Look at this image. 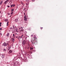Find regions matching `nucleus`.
Listing matches in <instances>:
<instances>
[{"mask_svg": "<svg viewBox=\"0 0 66 66\" xmlns=\"http://www.w3.org/2000/svg\"><path fill=\"white\" fill-rule=\"evenodd\" d=\"M34 38H32L31 42L32 44H35V39H37V38H36L35 35H34Z\"/></svg>", "mask_w": 66, "mask_h": 66, "instance_id": "obj_1", "label": "nucleus"}, {"mask_svg": "<svg viewBox=\"0 0 66 66\" xmlns=\"http://www.w3.org/2000/svg\"><path fill=\"white\" fill-rule=\"evenodd\" d=\"M18 64H19V62L15 61L14 62L13 65L15 66H17L18 65Z\"/></svg>", "mask_w": 66, "mask_h": 66, "instance_id": "obj_2", "label": "nucleus"}, {"mask_svg": "<svg viewBox=\"0 0 66 66\" xmlns=\"http://www.w3.org/2000/svg\"><path fill=\"white\" fill-rule=\"evenodd\" d=\"M7 45H9V43H7V44H6V43H4L3 44V46H7Z\"/></svg>", "mask_w": 66, "mask_h": 66, "instance_id": "obj_3", "label": "nucleus"}, {"mask_svg": "<svg viewBox=\"0 0 66 66\" xmlns=\"http://www.w3.org/2000/svg\"><path fill=\"white\" fill-rule=\"evenodd\" d=\"M9 0H7L4 3V4H7V3H8V2H9Z\"/></svg>", "mask_w": 66, "mask_h": 66, "instance_id": "obj_4", "label": "nucleus"}, {"mask_svg": "<svg viewBox=\"0 0 66 66\" xmlns=\"http://www.w3.org/2000/svg\"><path fill=\"white\" fill-rule=\"evenodd\" d=\"M22 44L23 45H24L26 44V41L25 40H23L22 42Z\"/></svg>", "mask_w": 66, "mask_h": 66, "instance_id": "obj_5", "label": "nucleus"}, {"mask_svg": "<svg viewBox=\"0 0 66 66\" xmlns=\"http://www.w3.org/2000/svg\"><path fill=\"white\" fill-rule=\"evenodd\" d=\"M4 56H5V55H4V54H2V59H3V58H4Z\"/></svg>", "mask_w": 66, "mask_h": 66, "instance_id": "obj_6", "label": "nucleus"}, {"mask_svg": "<svg viewBox=\"0 0 66 66\" xmlns=\"http://www.w3.org/2000/svg\"><path fill=\"white\" fill-rule=\"evenodd\" d=\"M24 20H25V21H27V18H26V16H24Z\"/></svg>", "mask_w": 66, "mask_h": 66, "instance_id": "obj_7", "label": "nucleus"}, {"mask_svg": "<svg viewBox=\"0 0 66 66\" xmlns=\"http://www.w3.org/2000/svg\"><path fill=\"white\" fill-rule=\"evenodd\" d=\"M12 50H10L9 51V53H12Z\"/></svg>", "mask_w": 66, "mask_h": 66, "instance_id": "obj_8", "label": "nucleus"}, {"mask_svg": "<svg viewBox=\"0 0 66 66\" xmlns=\"http://www.w3.org/2000/svg\"><path fill=\"white\" fill-rule=\"evenodd\" d=\"M15 6V5L14 4H13L12 5H11V7H12V6Z\"/></svg>", "mask_w": 66, "mask_h": 66, "instance_id": "obj_9", "label": "nucleus"}, {"mask_svg": "<svg viewBox=\"0 0 66 66\" xmlns=\"http://www.w3.org/2000/svg\"><path fill=\"white\" fill-rule=\"evenodd\" d=\"M15 30L16 32H19L18 31V30L17 29H15Z\"/></svg>", "mask_w": 66, "mask_h": 66, "instance_id": "obj_10", "label": "nucleus"}, {"mask_svg": "<svg viewBox=\"0 0 66 66\" xmlns=\"http://www.w3.org/2000/svg\"><path fill=\"white\" fill-rule=\"evenodd\" d=\"M18 20L17 19H16L15 20V21L16 22H17V21H18Z\"/></svg>", "mask_w": 66, "mask_h": 66, "instance_id": "obj_11", "label": "nucleus"}, {"mask_svg": "<svg viewBox=\"0 0 66 66\" xmlns=\"http://www.w3.org/2000/svg\"><path fill=\"white\" fill-rule=\"evenodd\" d=\"M11 46H8V48L9 50H10L11 48Z\"/></svg>", "mask_w": 66, "mask_h": 66, "instance_id": "obj_12", "label": "nucleus"}, {"mask_svg": "<svg viewBox=\"0 0 66 66\" xmlns=\"http://www.w3.org/2000/svg\"><path fill=\"white\" fill-rule=\"evenodd\" d=\"M7 21H8V19H5V22H7Z\"/></svg>", "mask_w": 66, "mask_h": 66, "instance_id": "obj_13", "label": "nucleus"}, {"mask_svg": "<svg viewBox=\"0 0 66 66\" xmlns=\"http://www.w3.org/2000/svg\"><path fill=\"white\" fill-rule=\"evenodd\" d=\"M18 39L19 40V39H20V38H21V37H20V36H19L18 37Z\"/></svg>", "mask_w": 66, "mask_h": 66, "instance_id": "obj_14", "label": "nucleus"}, {"mask_svg": "<svg viewBox=\"0 0 66 66\" xmlns=\"http://www.w3.org/2000/svg\"><path fill=\"white\" fill-rule=\"evenodd\" d=\"M9 22H7V26H9Z\"/></svg>", "mask_w": 66, "mask_h": 66, "instance_id": "obj_15", "label": "nucleus"}, {"mask_svg": "<svg viewBox=\"0 0 66 66\" xmlns=\"http://www.w3.org/2000/svg\"><path fill=\"white\" fill-rule=\"evenodd\" d=\"M9 35H10V34L9 33H8L7 35V36H9Z\"/></svg>", "mask_w": 66, "mask_h": 66, "instance_id": "obj_16", "label": "nucleus"}, {"mask_svg": "<svg viewBox=\"0 0 66 66\" xmlns=\"http://www.w3.org/2000/svg\"><path fill=\"white\" fill-rule=\"evenodd\" d=\"M12 41L13 42H14V41H15V40H14V39L13 38H12Z\"/></svg>", "mask_w": 66, "mask_h": 66, "instance_id": "obj_17", "label": "nucleus"}, {"mask_svg": "<svg viewBox=\"0 0 66 66\" xmlns=\"http://www.w3.org/2000/svg\"><path fill=\"white\" fill-rule=\"evenodd\" d=\"M2 2H3V1H1L0 3V4L1 5V4H2Z\"/></svg>", "mask_w": 66, "mask_h": 66, "instance_id": "obj_18", "label": "nucleus"}, {"mask_svg": "<svg viewBox=\"0 0 66 66\" xmlns=\"http://www.w3.org/2000/svg\"><path fill=\"white\" fill-rule=\"evenodd\" d=\"M30 50H33V48H32V47H30Z\"/></svg>", "mask_w": 66, "mask_h": 66, "instance_id": "obj_19", "label": "nucleus"}, {"mask_svg": "<svg viewBox=\"0 0 66 66\" xmlns=\"http://www.w3.org/2000/svg\"><path fill=\"white\" fill-rule=\"evenodd\" d=\"M23 35H21V38H22V37H23Z\"/></svg>", "mask_w": 66, "mask_h": 66, "instance_id": "obj_20", "label": "nucleus"}, {"mask_svg": "<svg viewBox=\"0 0 66 66\" xmlns=\"http://www.w3.org/2000/svg\"><path fill=\"white\" fill-rule=\"evenodd\" d=\"M21 31H22V32H23V31H24V30L23 29H21Z\"/></svg>", "mask_w": 66, "mask_h": 66, "instance_id": "obj_21", "label": "nucleus"}, {"mask_svg": "<svg viewBox=\"0 0 66 66\" xmlns=\"http://www.w3.org/2000/svg\"><path fill=\"white\" fill-rule=\"evenodd\" d=\"M26 5H29V3H26Z\"/></svg>", "mask_w": 66, "mask_h": 66, "instance_id": "obj_22", "label": "nucleus"}, {"mask_svg": "<svg viewBox=\"0 0 66 66\" xmlns=\"http://www.w3.org/2000/svg\"><path fill=\"white\" fill-rule=\"evenodd\" d=\"M13 11H14V9H12L11 10V12H13Z\"/></svg>", "mask_w": 66, "mask_h": 66, "instance_id": "obj_23", "label": "nucleus"}, {"mask_svg": "<svg viewBox=\"0 0 66 66\" xmlns=\"http://www.w3.org/2000/svg\"><path fill=\"white\" fill-rule=\"evenodd\" d=\"M40 29H41V30H42V29H43V27H41L40 28Z\"/></svg>", "mask_w": 66, "mask_h": 66, "instance_id": "obj_24", "label": "nucleus"}, {"mask_svg": "<svg viewBox=\"0 0 66 66\" xmlns=\"http://www.w3.org/2000/svg\"><path fill=\"white\" fill-rule=\"evenodd\" d=\"M14 36H15V35H14V34H13V37H15Z\"/></svg>", "mask_w": 66, "mask_h": 66, "instance_id": "obj_25", "label": "nucleus"}, {"mask_svg": "<svg viewBox=\"0 0 66 66\" xmlns=\"http://www.w3.org/2000/svg\"><path fill=\"white\" fill-rule=\"evenodd\" d=\"M3 50H4V51H5V50H6V49H4Z\"/></svg>", "mask_w": 66, "mask_h": 66, "instance_id": "obj_26", "label": "nucleus"}, {"mask_svg": "<svg viewBox=\"0 0 66 66\" xmlns=\"http://www.w3.org/2000/svg\"><path fill=\"white\" fill-rule=\"evenodd\" d=\"M13 12H12L11 13V14H13Z\"/></svg>", "mask_w": 66, "mask_h": 66, "instance_id": "obj_27", "label": "nucleus"}, {"mask_svg": "<svg viewBox=\"0 0 66 66\" xmlns=\"http://www.w3.org/2000/svg\"><path fill=\"white\" fill-rule=\"evenodd\" d=\"M0 30H2V28H0Z\"/></svg>", "mask_w": 66, "mask_h": 66, "instance_id": "obj_28", "label": "nucleus"}, {"mask_svg": "<svg viewBox=\"0 0 66 66\" xmlns=\"http://www.w3.org/2000/svg\"><path fill=\"white\" fill-rule=\"evenodd\" d=\"M7 7H10V6H7Z\"/></svg>", "mask_w": 66, "mask_h": 66, "instance_id": "obj_29", "label": "nucleus"}, {"mask_svg": "<svg viewBox=\"0 0 66 66\" xmlns=\"http://www.w3.org/2000/svg\"><path fill=\"white\" fill-rule=\"evenodd\" d=\"M33 35H31V37H33Z\"/></svg>", "mask_w": 66, "mask_h": 66, "instance_id": "obj_30", "label": "nucleus"}, {"mask_svg": "<svg viewBox=\"0 0 66 66\" xmlns=\"http://www.w3.org/2000/svg\"><path fill=\"white\" fill-rule=\"evenodd\" d=\"M0 35H2V34L0 33Z\"/></svg>", "mask_w": 66, "mask_h": 66, "instance_id": "obj_31", "label": "nucleus"}, {"mask_svg": "<svg viewBox=\"0 0 66 66\" xmlns=\"http://www.w3.org/2000/svg\"><path fill=\"white\" fill-rule=\"evenodd\" d=\"M8 15H10V14L9 13H8Z\"/></svg>", "mask_w": 66, "mask_h": 66, "instance_id": "obj_32", "label": "nucleus"}, {"mask_svg": "<svg viewBox=\"0 0 66 66\" xmlns=\"http://www.w3.org/2000/svg\"><path fill=\"white\" fill-rule=\"evenodd\" d=\"M21 4H22V5H23V3H22Z\"/></svg>", "mask_w": 66, "mask_h": 66, "instance_id": "obj_33", "label": "nucleus"}, {"mask_svg": "<svg viewBox=\"0 0 66 66\" xmlns=\"http://www.w3.org/2000/svg\"><path fill=\"white\" fill-rule=\"evenodd\" d=\"M10 29H11V30H12V28H10Z\"/></svg>", "mask_w": 66, "mask_h": 66, "instance_id": "obj_34", "label": "nucleus"}, {"mask_svg": "<svg viewBox=\"0 0 66 66\" xmlns=\"http://www.w3.org/2000/svg\"><path fill=\"white\" fill-rule=\"evenodd\" d=\"M0 27H1V24H0Z\"/></svg>", "mask_w": 66, "mask_h": 66, "instance_id": "obj_35", "label": "nucleus"}, {"mask_svg": "<svg viewBox=\"0 0 66 66\" xmlns=\"http://www.w3.org/2000/svg\"><path fill=\"white\" fill-rule=\"evenodd\" d=\"M2 23L0 22V24H2Z\"/></svg>", "mask_w": 66, "mask_h": 66, "instance_id": "obj_36", "label": "nucleus"}, {"mask_svg": "<svg viewBox=\"0 0 66 66\" xmlns=\"http://www.w3.org/2000/svg\"><path fill=\"white\" fill-rule=\"evenodd\" d=\"M27 1H29V0H27Z\"/></svg>", "mask_w": 66, "mask_h": 66, "instance_id": "obj_37", "label": "nucleus"}, {"mask_svg": "<svg viewBox=\"0 0 66 66\" xmlns=\"http://www.w3.org/2000/svg\"><path fill=\"white\" fill-rule=\"evenodd\" d=\"M35 0H32V1H34Z\"/></svg>", "mask_w": 66, "mask_h": 66, "instance_id": "obj_38", "label": "nucleus"}, {"mask_svg": "<svg viewBox=\"0 0 66 66\" xmlns=\"http://www.w3.org/2000/svg\"><path fill=\"white\" fill-rule=\"evenodd\" d=\"M1 13V12L0 11V13Z\"/></svg>", "mask_w": 66, "mask_h": 66, "instance_id": "obj_39", "label": "nucleus"}, {"mask_svg": "<svg viewBox=\"0 0 66 66\" xmlns=\"http://www.w3.org/2000/svg\"><path fill=\"white\" fill-rule=\"evenodd\" d=\"M11 17V16H10V17Z\"/></svg>", "mask_w": 66, "mask_h": 66, "instance_id": "obj_40", "label": "nucleus"}, {"mask_svg": "<svg viewBox=\"0 0 66 66\" xmlns=\"http://www.w3.org/2000/svg\"><path fill=\"white\" fill-rule=\"evenodd\" d=\"M17 37H16V38H17Z\"/></svg>", "mask_w": 66, "mask_h": 66, "instance_id": "obj_41", "label": "nucleus"}, {"mask_svg": "<svg viewBox=\"0 0 66 66\" xmlns=\"http://www.w3.org/2000/svg\"><path fill=\"white\" fill-rule=\"evenodd\" d=\"M1 55V54L0 53V55Z\"/></svg>", "mask_w": 66, "mask_h": 66, "instance_id": "obj_42", "label": "nucleus"}, {"mask_svg": "<svg viewBox=\"0 0 66 66\" xmlns=\"http://www.w3.org/2000/svg\"><path fill=\"white\" fill-rule=\"evenodd\" d=\"M13 28H14V27H13Z\"/></svg>", "mask_w": 66, "mask_h": 66, "instance_id": "obj_43", "label": "nucleus"}, {"mask_svg": "<svg viewBox=\"0 0 66 66\" xmlns=\"http://www.w3.org/2000/svg\"><path fill=\"white\" fill-rule=\"evenodd\" d=\"M10 42V41L9 42V43Z\"/></svg>", "mask_w": 66, "mask_h": 66, "instance_id": "obj_44", "label": "nucleus"}]
</instances>
